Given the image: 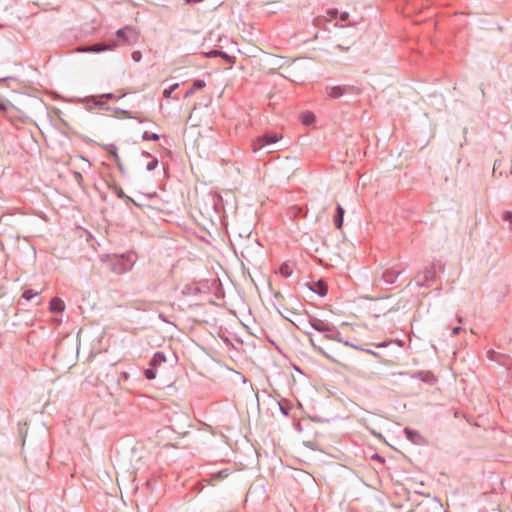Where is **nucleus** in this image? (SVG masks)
Returning a JSON list of instances; mask_svg holds the SVG:
<instances>
[{
	"label": "nucleus",
	"instance_id": "obj_1",
	"mask_svg": "<svg viewBox=\"0 0 512 512\" xmlns=\"http://www.w3.org/2000/svg\"><path fill=\"white\" fill-rule=\"evenodd\" d=\"M102 262L107 263L109 269L116 274H124L130 271L135 263V255L128 252L121 255H104Z\"/></svg>",
	"mask_w": 512,
	"mask_h": 512
},
{
	"label": "nucleus",
	"instance_id": "obj_2",
	"mask_svg": "<svg viewBox=\"0 0 512 512\" xmlns=\"http://www.w3.org/2000/svg\"><path fill=\"white\" fill-rule=\"evenodd\" d=\"M325 92L328 98L336 100L344 96L348 95H359L361 93L360 88L354 85H335V86H326Z\"/></svg>",
	"mask_w": 512,
	"mask_h": 512
},
{
	"label": "nucleus",
	"instance_id": "obj_3",
	"mask_svg": "<svg viewBox=\"0 0 512 512\" xmlns=\"http://www.w3.org/2000/svg\"><path fill=\"white\" fill-rule=\"evenodd\" d=\"M436 278V270L434 264H431L420 271L415 277V282L419 287H429Z\"/></svg>",
	"mask_w": 512,
	"mask_h": 512
},
{
	"label": "nucleus",
	"instance_id": "obj_4",
	"mask_svg": "<svg viewBox=\"0 0 512 512\" xmlns=\"http://www.w3.org/2000/svg\"><path fill=\"white\" fill-rule=\"evenodd\" d=\"M119 46L116 40L110 41L109 43H96L89 46H80L76 48L79 53H100L108 50H114Z\"/></svg>",
	"mask_w": 512,
	"mask_h": 512
},
{
	"label": "nucleus",
	"instance_id": "obj_5",
	"mask_svg": "<svg viewBox=\"0 0 512 512\" xmlns=\"http://www.w3.org/2000/svg\"><path fill=\"white\" fill-rule=\"evenodd\" d=\"M116 37L118 39L119 46L122 44H133L138 40V34L135 29L131 26H125L116 31Z\"/></svg>",
	"mask_w": 512,
	"mask_h": 512
},
{
	"label": "nucleus",
	"instance_id": "obj_6",
	"mask_svg": "<svg viewBox=\"0 0 512 512\" xmlns=\"http://www.w3.org/2000/svg\"><path fill=\"white\" fill-rule=\"evenodd\" d=\"M281 137L278 134H264L259 136L253 143V152H258L279 141Z\"/></svg>",
	"mask_w": 512,
	"mask_h": 512
},
{
	"label": "nucleus",
	"instance_id": "obj_7",
	"mask_svg": "<svg viewBox=\"0 0 512 512\" xmlns=\"http://www.w3.org/2000/svg\"><path fill=\"white\" fill-rule=\"evenodd\" d=\"M309 325L318 332L329 334V332L333 331L332 325L316 317L309 318Z\"/></svg>",
	"mask_w": 512,
	"mask_h": 512
},
{
	"label": "nucleus",
	"instance_id": "obj_8",
	"mask_svg": "<svg viewBox=\"0 0 512 512\" xmlns=\"http://www.w3.org/2000/svg\"><path fill=\"white\" fill-rule=\"evenodd\" d=\"M412 378L419 379L424 383L433 385L437 382L436 377L430 371H419L411 374Z\"/></svg>",
	"mask_w": 512,
	"mask_h": 512
},
{
	"label": "nucleus",
	"instance_id": "obj_9",
	"mask_svg": "<svg viewBox=\"0 0 512 512\" xmlns=\"http://www.w3.org/2000/svg\"><path fill=\"white\" fill-rule=\"evenodd\" d=\"M401 274L400 270L387 269L383 272L381 276V281L385 284H393L395 283L397 277Z\"/></svg>",
	"mask_w": 512,
	"mask_h": 512
},
{
	"label": "nucleus",
	"instance_id": "obj_10",
	"mask_svg": "<svg viewBox=\"0 0 512 512\" xmlns=\"http://www.w3.org/2000/svg\"><path fill=\"white\" fill-rule=\"evenodd\" d=\"M404 434L407 437L408 440H410L412 443L420 445L424 443L423 436L416 430L405 428Z\"/></svg>",
	"mask_w": 512,
	"mask_h": 512
},
{
	"label": "nucleus",
	"instance_id": "obj_11",
	"mask_svg": "<svg viewBox=\"0 0 512 512\" xmlns=\"http://www.w3.org/2000/svg\"><path fill=\"white\" fill-rule=\"evenodd\" d=\"M82 102L86 105L92 103L93 107H98L99 109H108L106 103L103 101V98H100V96L86 97L82 100Z\"/></svg>",
	"mask_w": 512,
	"mask_h": 512
},
{
	"label": "nucleus",
	"instance_id": "obj_12",
	"mask_svg": "<svg viewBox=\"0 0 512 512\" xmlns=\"http://www.w3.org/2000/svg\"><path fill=\"white\" fill-rule=\"evenodd\" d=\"M345 210L344 208L338 204L336 208V214L334 216V224L336 228L341 229L343 225V218H344Z\"/></svg>",
	"mask_w": 512,
	"mask_h": 512
},
{
	"label": "nucleus",
	"instance_id": "obj_13",
	"mask_svg": "<svg viewBox=\"0 0 512 512\" xmlns=\"http://www.w3.org/2000/svg\"><path fill=\"white\" fill-rule=\"evenodd\" d=\"M65 309V303L62 299L55 297L50 301V310L52 312H63Z\"/></svg>",
	"mask_w": 512,
	"mask_h": 512
},
{
	"label": "nucleus",
	"instance_id": "obj_14",
	"mask_svg": "<svg viewBox=\"0 0 512 512\" xmlns=\"http://www.w3.org/2000/svg\"><path fill=\"white\" fill-rule=\"evenodd\" d=\"M166 362V356L163 352H156L150 360L149 366L157 368Z\"/></svg>",
	"mask_w": 512,
	"mask_h": 512
},
{
	"label": "nucleus",
	"instance_id": "obj_15",
	"mask_svg": "<svg viewBox=\"0 0 512 512\" xmlns=\"http://www.w3.org/2000/svg\"><path fill=\"white\" fill-rule=\"evenodd\" d=\"M230 474V471L229 469H222L218 472H215V473H211V480L213 481H219V480H222L226 477H228Z\"/></svg>",
	"mask_w": 512,
	"mask_h": 512
},
{
	"label": "nucleus",
	"instance_id": "obj_16",
	"mask_svg": "<svg viewBox=\"0 0 512 512\" xmlns=\"http://www.w3.org/2000/svg\"><path fill=\"white\" fill-rule=\"evenodd\" d=\"M315 121V115L312 112H305L301 115V122L304 125H310Z\"/></svg>",
	"mask_w": 512,
	"mask_h": 512
},
{
	"label": "nucleus",
	"instance_id": "obj_17",
	"mask_svg": "<svg viewBox=\"0 0 512 512\" xmlns=\"http://www.w3.org/2000/svg\"><path fill=\"white\" fill-rule=\"evenodd\" d=\"M325 337L327 339L335 340L337 342H342L341 333L336 331L334 327H333V331L329 332V334H326Z\"/></svg>",
	"mask_w": 512,
	"mask_h": 512
},
{
	"label": "nucleus",
	"instance_id": "obj_18",
	"mask_svg": "<svg viewBox=\"0 0 512 512\" xmlns=\"http://www.w3.org/2000/svg\"><path fill=\"white\" fill-rule=\"evenodd\" d=\"M39 294H40V292H38V291H34L32 289H27L23 292L22 297L25 300L29 301V300L33 299L34 297L38 296Z\"/></svg>",
	"mask_w": 512,
	"mask_h": 512
},
{
	"label": "nucleus",
	"instance_id": "obj_19",
	"mask_svg": "<svg viewBox=\"0 0 512 512\" xmlns=\"http://www.w3.org/2000/svg\"><path fill=\"white\" fill-rule=\"evenodd\" d=\"M279 272L282 276L288 278L292 274V269L288 264H282L279 268Z\"/></svg>",
	"mask_w": 512,
	"mask_h": 512
},
{
	"label": "nucleus",
	"instance_id": "obj_20",
	"mask_svg": "<svg viewBox=\"0 0 512 512\" xmlns=\"http://www.w3.org/2000/svg\"><path fill=\"white\" fill-rule=\"evenodd\" d=\"M502 219L508 224V229L512 231V212L505 211L502 215Z\"/></svg>",
	"mask_w": 512,
	"mask_h": 512
},
{
	"label": "nucleus",
	"instance_id": "obj_21",
	"mask_svg": "<svg viewBox=\"0 0 512 512\" xmlns=\"http://www.w3.org/2000/svg\"><path fill=\"white\" fill-rule=\"evenodd\" d=\"M144 374H145V377L148 379V380H153L156 378V368L155 367H152V366H149V368H147L145 371H144Z\"/></svg>",
	"mask_w": 512,
	"mask_h": 512
},
{
	"label": "nucleus",
	"instance_id": "obj_22",
	"mask_svg": "<svg viewBox=\"0 0 512 512\" xmlns=\"http://www.w3.org/2000/svg\"><path fill=\"white\" fill-rule=\"evenodd\" d=\"M159 135L156 134V133H149L147 131H144L143 134H142V139L143 140H153V141H157L159 140Z\"/></svg>",
	"mask_w": 512,
	"mask_h": 512
},
{
	"label": "nucleus",
	"instance_id": "obj_23",
	"mask_svg": "<svg viewBox=\"0 0 512 512\" xmlns=\"http://www.w3.org/2000/svg\"><path fill=\"white\" fill-rule=\"evenodd\" d=\"M178 86H179V84H178V83H175V84L171 85L169 88L164 89V91H163V96H164L165 98H170V97H171V95H172V93H173V91H174Z\"/></svg>",
	"mask_w": 512,
	"mask_h": 512
},
{
	"label": "nucleus",
	"instance_id": "obj_24",
	"mask_svg": "<svg viewBox=\"0 0 512 512\" xmlns=\"http://www.w3.org/2000/svg\"><path fill=\"white\" fill-rule=\"evenodd\" d=\"M205 85H206V84H205V82H204L203 80L197 79V80H195V81L193 82L192 89H193L194 91H196V90H200V89H202L203 87H205Z\"/></svg>",
	"mask_w": 512,
	"mask_h": 512
},
{
	"label": "nucleus",
	"instance_id": "obj_25",
	"mask_svg": "<svg viewBox=\"0 0 512 512\" xmlns=\"http://www.w3.org/2000/svg\"><path fill=\"white\" fill-rule=\"evenodd\" d=\"M158 166V160L157 159H153L152 161H150L147 166H146V169L148 171H152L154 170L156 167Z\"/></svg>",
	"mask_w": 512,
	"mask_h": 512
},
{
	"label": "nucleus",
	"instance_id": "obj_26",
	"mask_svg": "<svg viewBox=\"0 0 512 512\" xmlns=\"http://www.w3.org/2000/svg\"><path fill=\"white\" fill-rule=\"evenodd\" d=\"M131 57L135 62H139L142 59V54L140 51H134Z\"/></svg>",
	"mask_w": 512,
	"mask_h": 512
},
{
	"label": "nucleus",
	"instance_id": "obj_27",
	"mask_svg": "<svg viewBox=\"0 0 512 512\" xmlns=\"http://www.w3.org/2000/svg\"><path fill=\"white\" fill-rule=\"evenodd\" d=\"M110 154L113 155V157L115 158V160H119V156H118V153H117V148L115 146H111L110 150H109Z\"/></svg>",
	"mask_w": 512,
	"mask_h": 512
},
{
	"label": "nucleus",
	"instance_id": "obj_28",
	"mask_svg": "<svg viewBox=\"0 0 512 512\" xmlns=\"http://www.w3.org/2000/svg\"><path fill=\"white\" fill-rule=\"evenodd\" d=\"M9 104L4 101H0V110L3 112H6L8 109Z\"/></svg>",
	"mask_w": 512,
	"mask_h": 512
},
{
	"label": "nucleus",
	"instance_id": "obj_29",
	"mask_svg": "<svg viewBox=\"0 0 512 512\" xmlns=\"http://www.w3.org/2000/svg\"><path fill=\"white\" fill-rule=\"evenodd\" d=\"M115 96L114 94L112 93H106V94H102L100 95V98H103V99H106V100H110V99H113Z\"/></svg>",
	"mask_w": 512,
	"mask_h": 512
},
{
	"label": "nucleus",
	"instance_id": "obj_30",
	"mask_svg": "<svg viewBox=\"0 0 512 512\" xmlns=\"http://www.w3.org/2000/svg\"><path fill=\"white\" fill-rule=\"evenodd\" d=\"M339 18H340L341 21H346L349 18V13L348 12H342L340 14Z\"/></svg>",
	"mask_w": 512,
	"mask_h": 512
},
{
	"label": "nucleus",
	"instance_id": "obj_31",
	"mask_svg": "<svg viewBox=\"0 0 512 512\" xmlns=\"http://www.w3.org/2000/svg\"><path fill=\"white\" fill-rule=\"evenodd\" d=\"M344 345L352 347V348H355V349H358V350H363L361 347H359L357 345H354V344L350 343L349 341H345Z\"/></svg>",
	"mask_w": 512,
	"mask_h": 512
},
{
	"label": "nucleus",
	"instance_id": "obj_32",
	"mask_svg": "<svg viewBox=\"0 0 512 512\" xmlns=\"http://www.w3.org/2000/svg\"><path fill=\"white\" fill-rule=\"evenodd\" d=\"M310 340H311V342H312V344H313V346H314V348H315V349H317V350H318L321 354H323L324 356L328 357V355L324 352V350H323L322 348H320V347H316V345L314 344V342H313V339H312V338H311Z\"/></svg>",
	"mask_w": 512,
	"mask_h": 512
},
{
	"label": "nucleus",
	"instance_id": "obj_33",
	"mask_svg": "<svg viewBox=\"0 0 512 512\" xmlns=\"http://www.w3.org/2000/svg\"><path fill=\"white\" fill-rule=\"evenodd\" d=\"M219 56H221L222 58L226 59V60H230L231 57L224 51H220L219 52Z\"/></svg>",
	"mask_w": 512,
	"mask_h": 512
},
{
	"label": "nucleus",
	"instance_id": "obj_34",
	"mask_svg": "<svg viewBox=\"0 0 512 512\" xmlns=\"http://www.w3.org/2000/svg\"><path fill=\"white\" fill-rule=\"evenodd\" d=\"M461 330H462V328L460 326H456L452 329V333L458 334Z\"/></svg>",
	"mask_w": 512,
	"mask_h": 512
},
{
	"label": "nucleus",
	"instance_id": "obj_35",
	"mask_svg": "<svg viewBox=\"0 0 512 512\" xmlns=\"http://www.w3.org/2000/svg\"><path fill=\"white\" fill-rule=\"evenodd\" d=\"M219 52H220L219 50H213V51H211V52L208 54V56H209V57H211V56L219 55Z\"/></svg>",
	"mask_w": 512,
	"mask_h": 512
},
{
	"label": "nucleus",
	"instance_id": "obj_36",
	"mask_svg": "<svg viewBox=\"0 0 512 512\" xmlns=\"http://www.w3.org/2000/svg\"><path fill=\"white\" fill-rule=\"evenodd\" d=\"M336 48H337V49H339V50H341V51H347V50H348V47H344V46H342V45H340V44H339V45H337V46H336Z\"/></svg>",
	"mask_w": 512,
	"mask_h": 512
},
{
	"label": "nucleus",
	"instance_id": "obj_37",
	"mask_svg": "<svg viewBox=\"0 0 512 512\" xmlns=\"http://www.w3.org/2000/svg\"><path fill=\"white\" fill-rule=\"evenodd\" d=\"M195 91L191 88L189 91L186 92L185 97L191 96Z\"/></svg>",
	"mask_w": 512,
	"mask_h": 512
},
{
	"label": "nucleus",
	"instance_id": "obj_38",
	"mask_svg": "<svg viewBox=\"0 0 512 512\" xmlns=\"http://www.w3.org/2000/svg\"><path fill=\"white\" fill-rule=\"evenodd\" d=\"M337 13H338L337 9H333V10L329 11V14L332 16L336 15Z\"/></svg>",
	"mask_w": 512,
	"mask_h": 512
},
{
	"label": "nucleus",
	"instance_id": "obj_39",
	"mask_svg": "<svg viewBox=\"0 0 512 512\" xmlns=\"http://www.w3.org/2000/svg\"><path fill=\"white\" fill-rule=\"evenodd\" d=\"M327 289L324 288L323 290L319 291V295L324 296L326 294Z\"/></svg>",
	"mask_w": 512,
	"mask_h": 512
},
{
	"label": "nucleus",
	"instance_id": "obj_40",
	"mask_svg": "<svg viewBox=\"0 0 512 512\" xmlns=\"http://www.w3.org/2000/svg\"><path fill=\"white\" fill-rule=\"evenodd\" d=\"M457 321H458L459 323H462V322H463V318H462L461 316H457Z\"/></svg>",
	"mask_w": 512,
	"mask_h": 512
},
{
	"label": "nucleus",
	"instance_id": "obj_41",
	"mask_svg": "<svg viewBox=\"0 0 512 512\" xmlns=\"http://www.w3.org/2000/svg\"><path fill=\"white\" fill-rule=\"evenodd\" d=\"M368 353L375 354L373 350H367Z\"/></svg>",
	"mask_w": 512,
	"mask_h": 512
}]
</instances>
